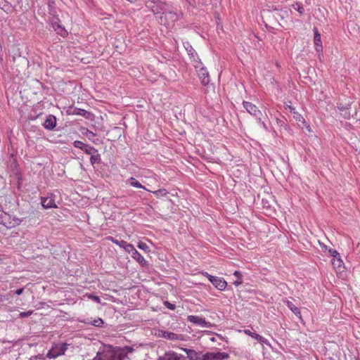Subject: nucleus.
<instances>
[{"instance_id": "nucleus-1", "label": "nucleus", "mask_w": 360, "mask_h": 360, "mask_svg": "<svg viewBox=\"0 0 360 360\" xmlns=\"http://www.w3.org/2000/svg\"><path fill=\"white\" fill-rule=\"evenodd\" d=\"M146 6L154 13L158 22L167 27H172L183 16L182 12L176 11L172 5L160 0H146Z\"/></svg>"}, {"instance_id": "nucleus-2", "label": "nucleus", "mask_w": 360, "mask_h": 360, "mask_svg": "<svg viewBox=\"0 0 360 360\" xmlns=\"http://www.w3.org/2000/svg\"><path fill=\"white\" fill-rule=\"evenodd\" d=\"M133 349L129 347H120L107 345L100 348L93 360H124Z\"/></svg>"}, {"instance_id": "nucleus-3", "label": "nucleus", "mask_w": 360, "mask_h": 360, "mask_svg": "<svg viewBox=\"0 0 360 360\" xmlns=\"http://www.w3.org/2000/svg\"><path fill=\"white\" fill-rule=\"evenodd\" d=\"M68 349L66 343L54 344L51 349L48 352L46 356L49 359H56L63 355Z\"/></svg>"}, {"instance_id": "nucleus-4", "label": "nucleus", "mask_w": 360, "mask_h": 360, "mask_svg": "<svg viewBox=\"0 0 360 360\" xmlns=\"http://www.w3.org/2000/svg\"><path fill=\"white\" fill-rule=\"evenodd\" d=\"M159 337L164 338L167 340H178V341H183L184 340V337L181 334H177L174 333L173 332L170 331H166V330H159L158 335Z\"/></svg>"}, {"instance_id": "nucleus-5", "label": "nucleus", "mask_w": 360, "mask_h": 360, "mask_svg": "<svg viewBox=\"0 0 360 360\" xmlns=\"http://www.w3.org/2000/svg\"><path fill=\"white\" fill-rule=\"evenodd\" d=\"M243 107L245 108L247 112L251 115L255 117L256 119H259L262 115V112L257 108V107L252 103L244 101L243 103Z\"/></svg>"}, {"instance_id": "nucleus-6", "label": "nucleus", "mask_w": 360, "mask_h": 360, "mask_svg": "<svg viewBox=\"0 0 360 360\" xmlns=\"http://www.w3.org/2000/svg\"><path fill=\"white\" fill-rule=\"evenodd\" d=\"M41 203L44 209L57 207V205L54 200V195L53 193H49L46 197H41Z\"/></svg>"}, {"instance_id": "nucleus-7", "label": "nucleus", "mask_w": 360, "mask_h": 360, "mask_svg": "<svg viewBox=\"0 0 360 360\" xmlns=\"http://www.w3.org/2000/svg\"><path fill=\"white\" fill-rule=\"evenodd\" d=\"M4 219H3V224L7 227H14L19 225L21 223V220L14 216H11L9 214H4ZM2 221V219L0 220Z\"/></svg>"}, {"instance_id": "nucleus-8", "label": "nucleus", "mask_w": 360, "mask_h": 360, "mask_svg": "<svg viewBox=\"0 0 360 360\" xmlns=\"http://www.w3.org/2000/svg\"><path fill=\"white\" fill-rule=\"evenodd\" d=\"M187 320L189 322H191L195 325L199 326L200 327L208 328L211 326V324L209 322L206 321L205 318H203L202 316L189 315L187 316Z\"/></svg>"}, {"instance_id": "nucleus-9", "label": "nucleus", "mask_w": 360, "mask_h": 360, "mask_svg": "<svg viewBox=\"0 0 360 360\" xmlns=\"http://www.w3.org/2000/svg\"><path fill=\"white\" fill-rule=\"evenodd\" d=\"M314 47H315L316 51L319 53V58L321 60V56H323V55L321 53L323 46H322V43H321V34H319L317 28H316V27L314 28Z\"/></svg>"}, {"instance_id": "nucleus-10", "label": "nucleus", "mask_w": 360, "mask_h": 360, "mask_svg": "<svg viewBox=\"0 0 360 360\" xmlns=\"http://www.w3.org/2000/svg\"><path fill=\"white\" fill-rule=\"evenodd\" d=\"M157 360H185L184 356L173 351H169L160 356Z\"/></svg>"}, {"instance_id": "nucleus-11", "label": "nucleus", "mask_w": 360, "mask_h": 360, "mask_svg": "<svg viewBox=\"0 0 360 360\" xmlns=\"http://www.w3.org/2000/svg\"><path fill=\"white\" fill-rule=\"evenodd\" d=\"M198 77L203 85H207L210 82L209 74L207 70L204 68L203 65L196 70Z\"/></svg>"}, {"instance_id": "nucleus-12", "label": "nucleus", "mask_w": 360, "mask_h": 360, "mask_svg": "<svg viewBox=\"0 0 360 360\" xmlns=\"http://www.w3.org/2000/svg\"><path fill=\"white\" fill-rule=\"evenodd\" d=\"M212 284L219 290H224L227 286V282L221 277L215 276L212 281Z\"/></svg>"}, {"instance_id": "nucleus-13", "label": "nucleus", "mask_w": 360, "mask_h": 360, "mask_svg": "<svg viewBox=\"0 0 360 360\" xmlns=\"http://www.w3.org/2000/svg\"><path fill=\"white\" fill-rule=\"evenodd\" d=\"M44 127L48 130H52L56 126V118L53 115H49L46 117L43 124Z\"/></svg>"}, {"instance_id": "nucleus-14", "label": "nucleus", "mask_w": 360, "mask_h": 360, "mask_svg": "<svg viewBox=\"0 0 360 360\" xmlns=\"http://www.w3.org/2000/svg\"><path fill=\"white\" fill-rule=\"evenodd\" d=\"M244 333L246 335H248L251 336L252 338L257 340L262 345H269V342L268 340H266L265 338L262 337V335L257 334L255 333L251 332L250 330H245Z\"/></svg>"}, {"instance_id": "nucleus-15", "label": "nucleus", "mask_w": 360, "mask_h": 360, "mask_svg": "<svg viewBox=\"0 0 360 360\" xmlns=\"http://www.w3.org/2000/svg\"><path fill=\"white\" fill-rule=\"evenodd\" d=\"M52 27L60 36L65 37L68 34L67 30L60 25L58 19L52 22Z\"/></svg>"}, {"instance_id": "nucleus-16", "label": "nucleus", "mask_w": 360, "mask_h": 360, "mask_svg": "<svg viewBox=\"0 0 360 360\" xmlns=\"http://www.w3.org/2000/svg\"><path fill=\"white\" fill-rule=\"evenodd\" d=\"M131 257L143 266H146L148 264L147 261L137 250L134 251V252L131 255Z\"/></svg>"}, {"instance_id": "nucleus-17", "label": "nucleus", "mask_w": 360, "mask_h": 360, "mask_svg": "<svg viewBox=\"0 0 360 360\" xmlns=\"http://www.w3.org/2000/svg\"><path fill=\"white\" fill-rule=\"evenodd\" d=\"M186 353L187 357L189 360H199V354L193 349L182 348Z\"/></svg>"}, {"instance_id": "nucleus-18", "label": "nucleus", "mask_w": 360, "mask_h": 360, "mask_svg": "<svg viewBox=\"0 0 360 360\" xmlns=\"http://www.w3.org/2000/svg\"><path fill=\"white\" fill-rule=\"evenodd\" d=\"M286 306L288 307V308L289 309H290L295 316H297V317H299L300 319H301V312L299 309L298 307H297L296 306H295L293 304V303L289 300H286L285 302Z\"/></svg>"}, {"instance_id": "nucleus-19", "label": "nucleus", "mask_w": 360, "mask_h": 360, "mask_svg": "<svg viewBox=\"0 0 360 360\" xmlns=\"http://www.w3.org/2000/svg\"><path fill=\"white\" fill-rule=\"evenodd\" d=\"M332 264L334 268L339 271H340L344 267V263L342 259L340 258V256L333 258V259L332 260Z\"/></svg>"}, {"instance_id": "nucleus-20", "label": "nucleus", "mask_w": 360, "mask_h": 360, "mask_svg": "<svg viewBox=\"0 0 360 360\" xmlns=\"http://www.w3.org/2000/svg\"><path fill=\"white\" fill-rule=\"evenodd\" d=\"M70 113L72 115L83 116L86 118H88L90 115V113L88 111H86L84 109H80V108H75Z\"/></svg>"}, {"instance_id": "nucleus-21", "label": "nucleus", "mask_w": 360, "mask_h": 360, "mask_svg": "<svg viewBox=\"0 0 360 360\" xmlns=\"http://www.w3.org/2000/svg\"><path fill=\"white\" fill-rule=\"evenodd\" d=\"M127 182L134 188H143L146 190V188L134 177H130L129 179H128Z\"/></svg>"}, {"instance_id": "nucleus-22", "label": "nucleus", "mask_w": 360, "mask_h": 360, "mask_svg": "<svg viewBox=\"0 0 360 360\" xmlns=\"http://www.w3.org/2000/svg\"><path fill=\"white\" fill-rule=\"evenodd\" d=\"M213 360H224L229 358V354L226 352H212Z\"/></svg>"}, {"instance_id": "nucleus-23", "label": "nucleus", "mask_w": 360, "mask_h": 360, "mask_svg": "<svg viewBox=\"0 0 360 360\" xmlns=\"http://www.w3.org/2000/svg\"><path fill=\"white\" fill-rule=\"evenodd\" d=\"M191 60L193 63V65L195 68V70H198V68H200V66L202 65V63L200 60L198 56H197L196 57H195L193 58H191Z\"/></svg>"}, {"instance_id": "nucleus-24", "label": "nucleus", "mask_w": 360, "mask_h": 360, "mask_svg": "<svg viewBox=\"0 0 360 360\" xmlns=\"http://www.w3.org/2000/svg\"><path fill=\"white\" fill-rule=\"evenodd\" d=\"M100 160L101 157L98 152H96V153H93L91 155L90 161L92 165L98 163Z\"/></svg>"}, {"instance_id": "nucleus-25", "label": "nucleus", "mask_w": 360, "mask_h": 360, "mask_svg": "<svg viewBox=\"0 0 360 360\" xmlns=\"http://www.w3.org/2000/svg\"><path fill=\"white\" fill-rule=\"evenodd\" d=\"M292 7L295 10H296L297 12H299V13H300V15L304 14V9L303 6H302L300 3L296 2V3L293 4L292 5Z\"/></svg>"}, {"instance_id": "nucleus-26", "label": "nucleus", "mask_w": 360, "mask_h": 360, "mask_svg": "<svg viewBox=\"0 0 360 360\" xmlns=\"http://www.w3.org/2000/svg\"><path fill=\"white\" fill-rule=\"evenodd\" d=\"M108 239L110 240V241H112L113 243L117 245L118 246H120L122 248H123L124 246H125V245L127 244L126 241H124V240H117L115 239L112 237H108Z\"/></svg>"}, {"instance_id": "nucleus-27", "label": "nucleus", "mask_w": 360, "mask_h": 360, "mask_svg": "<svg viewBox=\"0 0 360 360\" xmlns=\"http://www.w3.org/2000/svg\"><path fill=\"white\" fill-rule=\"evenodd\" d=\"M82 150L89 155H91V154L96 153V152H97V150H96L94 147L86 145V144L84 146Z\"/></svg>"}, {"instance_id": "nucleus-28", "label": "nucleus", "mask_w": 360, "mask_h": 360, "mask_svg": "<svg viewBox=\"0 0 360 360\" xmlns=\"http://www.w3.org/2000/svg\"><path fill=\"white\" fill-rule=\"evenodd\" d=\"M184 46L188 55H192L193 53V51H195V49L188 41L184 42Z\"/></svg>"}, {"instance_id": "nucleus-29", "label": "nucleus", "mask_w": 360, "mask_h": 360, "mask_svg": "<svg viewBox=\"0 0 360 360\" xmlns=\"http://www.w3.org/2000/svg\"><path fill=\"white\" fill-rule=\"evenodd\" d=\"M293 114V117L294 119L298 122H301L302 124H305V120L304 118L302 117V115H300L299 112H297V111H295V112L292 113Z\"/></svg>"}, {"instance_id": "nucleus-30", "label": "nucleus", "mask_w": 360, "mask_h": 360, "mask_svg": "<svg viewBox=\"0 0 360 360\" xmlns=\"http://www.w3.org/2000/svg\"><path fill=\"white\" fill-rule=\"evenodd\" d=\"M153 194L157 197H163L167 195L168 192L165 188H161L158 191H153Z\"/></svg>"}, {"instance_id": "nucleus-31", "label": "nucleus", "mask_w": 360, "mask_h": 360, "mask_svg": "<svg viewBox=\"0 0 360 360\" xmlns=\"http://www.w3.org/2000/svg\"><path fill=\"white\" fill-rule=\"evenodd\" d=\"M123 249L127 252L128 253L132 255V253L134 252V251L136 250L135 249V248L134 247L133 245L131 244H129L128 243H127V244L125 245V246H124Z\"/></svg>"}, {"instance_id": "nucleus-32", "label": "nucleus", "mask_w": 360, "mask_h": 360, "mask_svg": "<svg viewBox=\"0 0 360 360\" xmlns=\"http://www.w3.org/2000/svg\"><path fill=\"white\" fill-rule=\"evenodd\" d=\"M137 246L139 249L143 250L146 252H149L150 250L149 246L143 242H139Z\"/></svg>"}, {"instance_id": "nucleus-33", "label": "nucleus", "mask_w": 360, "mask_h": 360, "mask_svg": "<svg viewBox=\"0 0 360 360\" xmlns=\"http://www.w3.org/2000/svg\"><path fill=\"white\" fill-rule=\"evenodd\" d=\"M323 248L326 249V250H328V253L333 257V258H335V257H338L340 256V254L338 252V251L336 250H334V249H328L327 248V247L326 245L323 246Z\"/></svg>"}, {"instance_id": "nucleus-34", "label": "nucleus", "mask_w": 360, "mask_h": 360, "mask_svg": "<svg viewBox=\"0 0 360 360\" xmlns=\"http://www.w3.org/2000/svg\"><path fill=\"white\" fill-rule=\"evenodd\" d=\"M84 297H87L89 299L93 300L94 301H95L97 303L101 302L100 297L98 296L94 295L92 294H86L84 295Z\"/></svg>"}, {"instance_id": "nucleus-35", "label": "nucleus", "mask_w": 360, "mask_h": 360, "mask_svg": "<svg viewBox=\"0 0 360 360\" xmlns=\"http://www.w3.org/2000/svg\"><path fill=\"white\" fill-rule=\"evenodd\" d=\"M91 323L94 326L100 327L103 324V321L101 319L98 318L94 319Z\"/></svg>"}, {"instance_id": "nucleus-36", "label": "nucleus", "mask_w": 360, "mask_h": 360, "mask_svg": "<svg viewBox=\"0 0 360 360\" xmlns=\"http://www.w3.org/2000/svg\"><path fill=\"white\" fill-rule=\"evenodd\" d=\"M85 145H86L85 143H84L83 142L79 141H75L74 142V146L76 148H80L82 150H83Z\"/></svg>"}, {"instance_id": "nucleus-37", "label": "nucleus", "mask_w": 360, "mask_h": 360, "mask_svg": "<svg viewBox=\"0 0 360 360\" xmlns=\"http://www.w3.org/2000/svg\"><path fill=\"white\" fill-rule=\"evenodd\" d=\"M201 360H213L212 352H207L205 354Z\"/></svg>"}, {"instance_id": "nucleus-38", "label": "nucleus", "mask_w": 360, "mask_h": 360, "mask_svg": "<svg viewBox=\"0 0 360 360\" xmlns=\"http://www.w3.org/2000/svg\"><path fill=\"white\" fill-rule=\"evenodd\" d=\"M338 108H339L340 111H341L342 112H344V117L345 118L349 117V115L347 113V109L344 106H339Z\"/></svg>"}, {"instance_id": "nucleus-39", "label": "nucleus", "mask_w": 360, "mask_h": 360, "mask_svg": "<svg viewBox=\"0 0 360 360\" xmlns=\"http://www.w3.org/2000/svg\"><path fill=\"white\" fill-rule=\"evenodd\" d=\"M257 120L258 124H260L263 129H264L265 130H268L266 124L263 121H262L261 117H259V119H257Z\"/></svg>"}, {"instance_id": "nucleus-40", "label": "nucleus", "mask_w": 360, "mask_h": 360, "mask_svg": "<svg viewBox=\"0 0 360 360\" xmlns=\"http://www.w3.org/2000/svg\"><path fill=\"white\" fill-rule=\"evenodd\" d=\"M285 108L286 110H288L291 113H293L296 111L295 108L292 107L290 104H286Z\"/></svg>"}, {"instance_id": "nucleus-41", "label": "nucleus", "mask_w": 360, "mask_h": 360, "mask_svg": "<svg viewBox=\"0 0 360 360\" xmlns=\"http://www.w3.org/2000/svg\"><path fill=\"white\" fill-rule=\"evenodd\" d=\"M32 313H33V311H31V310L28 311H26V312H21L20 314V317H27V316L32 315Z\"/></svg>"}, {"instance_id": "nucleus-42", "label": "nucleus", "mask_w": 360, "mask_h": 360, "mask_svg": "<svg viewBox=\"0 0 360 360\" xmlns=\"http://www.w3.org/2000/svg\"><path fill=\"white\" fill-rule=\"evenodd\" d=\"M202 275L206 276L211 283L212 281H213V278H214L215 277L214 276L209 274L207 272H202Z\"/></svg>"}, {"instance_id": "nucleus-43", "label": "nucleus", "mask_w": 360, "mask_h": 360, "mask_svg": "<svg viewBox=\"0 0 360 360\" xmlns=\"http://www.w3.org/2000/svg\"><path fill=\"white\" fill-rule=\"evenodd\" d=\"M202 275L206 276L211 283L212 281H213V278H214L215 277L214 276L209 274L207 272H202Z\"/></svg>"}, {"instance_id": "nucleus-44", "label": "nucleus", "mask_w": 360, "mask_h": 360, "mask_svg": "<svg viewBox=\"0 0 360 360\" xmlns=\"http://www.w3.org/2000/svg\"><path fill=\"white\" fill-rule=\"evenodd\" d=\"M7 295H0V305L2 304L6 300H8Z\"/></svg>"}, {"instance_id": "nucleus-45", "label": "nucleus", "mask_w": 360, "mask_h": 360, "mask_svg": "<svg viewBox=\"0 0 360 360\" xmlns=\"http://www.w3.org/2000/svg\"><path fill=\"white\" fill-rule=\"evenodd\" d=\"M165 304L167 307L168 309L174 310L175 309V306L173 304H171L168 302H166Z\"/></svg>"}, {"instance_id": "nucleus-46", "label": "nucleus", "mask_w": 360, "mask_h": 360, "mask_svg": "<svg viewBox=\"0 0 360 360\" xmlns=\"http://www.w3.org/2000/svg\"><path fill=\"white\" fill-rule=\"evenodd\" d=\"M242 283H243V280H242V278H237V280L233 282V284L236 286H238V285H241Z\"/></svg>"}, {"instance_id": "nucleus-47", "label": "nucleus", "mask_w": 360, "mask_h": 360, "mask_svg": "<svg viewBox=\"0 0 360 360\" xmlns=\"http://www.w3.org/2000/svg\"><path fill=\"white\" fill-rule=\"evenodd\" d=\"M233 275L237 278H242V274L241 272H240L239 271H235L234 273H233Z\"/></svg>"}, {"instance_id": "nucleus-48", "label": "nucleus", "mask_w": 360, "mask_h": 360, "mask_svg": "<svg viewBox=\"0 0 360 360\" xmlns=\"http://www.w3.org/2000/svg\"><path fill=\"white\" fill-rule=\"evenodd\" d=\"M212 5L214 6L217 7L218 6V4H220L221 0H212Z\"/></svg>"}, {"instance_id": "nucleus-49", "label": "nucleus", "mask_w": 360, "mask_h": 360, "mask_svg": "<svg viewBox=\"0 0 360 360\" xmlns=\"http://www.w3.org/2000/svg\"><path fill=\"white\" fill-rule=\"evenodd\" d=\"M23 290H24L23 288L18 289V290H17L15 292V293L17 295H20L22 293Z\"/></svg>"}, {"instance_id": "nucleus-50", "label": "nucleus", "mask_w": 360, "mask_h": 360, "mask_svg": "<svg viewBox=\"0 0 360 360\" xmlns=\"http://www.w3.org/2000/svg\"><path fill=\"white\" fill-rule=\"evenodd\" d=\"M188 56L190 57V59H191V58L196 57L198 56V54H197L196 51H193V53L192 55H188Z\"/></svg>"}, {"instance_id": "nucleus-51", "label": "nucleus", "mask_w": 360, "mask_h": 360, "mask_svg": "<svg viewBox=\"0 0 360 360\" xmlns=\"http://www.w3.org/2000/svg\"><path fill=\"white\" fill-rule=\"evenodd\" d=\"M86 136L90 137V136H94L95 134L92 131H88V133H86Z\"/></svg>"}, {"instance_id": "nucleus-52", "label": "nucleus", "mask_w": 360, "mask_h": 360, "mask_svg": "<svg viewBox=\"0 0 360 360\" xmlns=\"http://www.w3.org/2000/svg\"><path fill=\"white\" fill-rule=\"evenodd\" d=\"M306 128H307L308 131H309V132L311 131V127H310L309 125H306Z\"/></svg>"}, {"instance_id": "nucleus-53", "label": "nucleus", "mask_w": 360, "mask_h": 360, "mask_svg": "<svg viewBox=\"0 0 360 360\" xmlns=\"http://www.w3.org/2000/svg\"><path fill=\"white\" fill-rule=\"evenodd\" d=\"M189 4H192V0H185Z\"/></svg>"}]
</instances>
